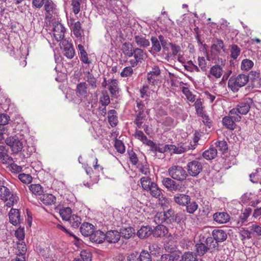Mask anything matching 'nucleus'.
I'll return each instance as SVG.
<instances>
[{
  "label": "nucleus",
  "mask_w": 261,
  "mask_h": 261,
  "mask_svg": "<svg viewBox=\"0 0 261 261\" xmlns=\"http://www.w3.org/2000/svg\"><path fill=\"white\" fill-rule=\"evenodd\" d=\"M195 250L196 255L202 256L204 255L206 252H209L205 244L202 242L197 243L195 245Z\"/></svg>",
  "instance_id": "nucleus-29"
},
{
  "label": "nucleus",
  "mask_w": 261,
  "mask_h": 261,
  "mask_svg": "<svg viewBox=\"0 0 261 261\" xmlns=\"http://www.w3.org/2000/svg\"><path fill=\"white\" fill-rule=\"evenodd\" d=\"M134 137L136 139L139 140L145 144L149 140L143 132L140 130H136Z\"/></svg>",
  "instance_id": "nucleus-47"
},
{
  "label": "nucleus",
  "mask_w": 261,
  "mask_h": 261,
  "mask_svg": "<svg viewBox=\"0 0 261 261\" xmlns=\"http://www.w3.org/2000/svg\"><path fill=\"white\" fill-rule=\"evenodd\" d=\"M138 256L139 261H152V257L147 251L142 250Z\"/></svg>",
  "instance_id": "nucleus-55"
},
{
  "label": "nucleus",
  "mask_w": 261,
  "mask_h": 261,
  "mask_svg": "<svg viewBox=\"0 0 261 261\" xmlns=\"http://www.w3.org/2000/svg\"><path fill=\"white\" fill-rule=\"evenodd\" d=\"M230 57L233 60H236L241 54V49L237 45L233 44L230 46Z\"/></svg>",
  "instance_id": "nucleus-46"
},
{
  "label": "nucleus",
  "mask_w": 261,
  "mask_h": 261,
  "mask_svg": "<svg viewBox=\"0 0 261 261\" xmlns=\"http://www.w3.org/2000/svg\"><path fill=\"white\" fill-rule=\"evenodd\" d=\"M0 159L2 163L5 164H10L13 161L12 158L4 152H0Z\"/></svg>",
  "instance_id": "nucleus-57"
},
{
  "label": "nucleus",
  "mask_w": 261,
  "mask_h": 261,
  "mask_svg": "<svg viewBox=\"0 0 261 261\" xmlns=\"http://www.w3.org/2000/svg\"><path fill=\"white\" fill-rule=\"evenodd\" d=\"M18 177L24 184H29L32 180V177L30 174L21 173L18 175Z\"/></svg>",
  "instance_id": "nucleus-60"
},
{
  "label": "nucleus",
  "mask_w": 261,
  "mask_h": 261,
  "mask_svg": "<svg viewBox=\"0 0 261 261\" xmlns=\"http://www.w3.org/2000/svg\"><path fill=\"white\" fill-rule=\"evenodd\" d=\"M94 226L88 222L83 223L80 227V231L83 236L85 237L91 236L94 230Z\"/></svg>",
  "instance_id": "nucleus-14"
},
{
  "label": "nucleus",
  "mask_w": 261,
  "mask_h": 261,
  "mask_svg": "<svg viewBox=\"0 0 261 261\" xmlns=\"http://www.w3.org/2000/svg\"><path fill=\"white\" fill-rule=\"evenodd\" d=\"M120 233L121 236H122L123 238L126 239H128L134 236L135 231L133 228L129 227L122 228Z\"/></svg>",
  "instance_id": "nucleus-35"
},
{
  "label": "nucleus",
  "mask_w": 261,
  "mask_h": 261,
  "mask_svg": "<svg viewBox=\"0 0 261 261\" xmlns=\"http://www.w3.org/2000/svg\"><path fill=\"white\" fill-rule=\"evenodd\" d=\"M188 173L193 177L197 176L202 171V165L197 160L189 162L187 165Z\"/></svg>",
  "instance_id": "nucleus-6"
},
{
  "label": "nucleus",
  "mask_w": 261,
  "mask_h": 261,
  "mask_svg": "<svg viewBox=\"0 0 261 261\" xmlns=\"http://www.w3.org/2000/svg\"><path fill=\"white\" fill-rule=\"evenodd\" d=\"M153 233V230L150 226H142L137 232V236L142 239L148 238Z\"/></svg>",
  "instance_id": "nucleus-21"
},
{
  "label": "nucleus",
  "mask_w": 261,
  "mask_h": 261,
  "mask_svg": "<svg viewBox=\"0 0 261 261\" xmlns=\"http://www.w3.org/2000/svg\"><path fill=\"white\" fill-rule=\"evenodd\" d=\"M5 142L9 146L13 153L14 154L18 153L21 151L23 148L22 142L16 136L7 138Z\"/></svg>",
  "instance_id": "nucleus-4"
},
{
  "label": "nucleus",
  "mask_w": 261,
  "mask_h": 261,
  "mask_svg": "<svg viewBox=\"0 0 261 261\" xmlns=\"http://www.w3.org/2000/svg\"><path fill=\"white\" fill-rule=\"evenodd\" d=\"M134 41L139 48H147L150 45V42L142 34L135 35Z\"/></svg>",
  "instance_id": "nucleus-15"
},
{
  "label": "nucleus",
  "mask_w": 261,
  "mask_h": 261,
  "mask_svg": "<svg viewBox=\"0 0 261 261\" xmlns=\"http://www.w3.org/2000/svg\"><path fill=\"white\" fill-rule=\"evenodd\" d=\"M40 199L44 204L46 205H51L55 203L56 197L51 194H42Z\"/></svg>",
  "instance_id": "nucleus-31"
},
{
  "label": "nucleus",
  "mask_w": 261,
  "mask_h": 261,
  "mask_svg": "<svg viewBox=\"0 0 261 261\" xmlns=\"http://www.w3.org/2000/svg\"><path fill=\"white\" fill-rule=\"evenodd\" d=\"M105 240L110 243H116L120 240L121 235L117 230H110L105 233Z\"/></svg>",
  "instance_id": "nucleus-12"
},
{
  "label": "nucleus",
  "mask_w": 261,
  "mask_h": 261,
  "mask_svg": "<svg viewBox=\"0 0 261 261\" xmlns=\"http://www.w3.org/2000/svg\"><path fill=\"white\" fill-rule=\"evenodd\" d=\"M249 81L248 75L240 74L231 76L228 81V87L233 92H238L239 88L244 86Z\"/></svg>",
  "instance_id": "nucleus-2"
},
{
  "label": "nucleus",
  "mask_w": 261,
  "mask_h": 261,
  "mask_svg": "<svg viewBox=\"0 0 261 261\" xmlns=\"http://www.w3.org/2000/svg\"><path fill=\"white\" fill-rule=\"evenodd\" d=\"M100 101L102 105L105 107L110 103V96L107 91H103L102 92V95L100 98Z\"/></svg>",
  "instance_id": "nucleus-53"
},
{
  "label": "nucleus",
  "mask_w": 261,
  "mask_h": 261,
  "mask_svg": "<svg viewBox=\"0 0 261 261\" xmlns=\"http://www.w3.org/2000/svg\"><path fill=\"white\" fill-rule=\"evenodd\" d=\"M156 213L155 218H158L159 222L163 223L166 222L167 223H171L172 222L179 223L181 221L180 218L178 216L176 213Z\"/></svg>",
  "instance_id": "nucleus-5"
},
{
  "label": "nucleus",
  "mask_w": 261,
  "mask_h": 261,
  "mask_svg": "<svg viewBox=\"0 0 261 261\" xmlns=\"http://www.w3.org/2000/svg\"><path fill=\"white\" fill-rule=\"evenodd\" d=\"M212 49L220 53L224 50V43L221 39H217L215 43L212 45Z\"/></svg>",
  "instance_id": "nucleus-48"
},
{
  "label": "nucleus",
  "mask_w": 261,
  "mask_h": 261,
  "mask_svg": "<svg viewBox=\"0 0 261 261\" xmlns=\"http://www.w3.org/2000/svg\"><path fill=\"white\" fill-rule=\"evenodd\" d=\"M174 200L179 205L186 206L191 200V198L188 195L177 194L174 196Z\"/></svg>",
  "instance_id": "nucleus-19"
},
{
  "label": "nucleus",
  "mask_w": 261,
  "mask_h": 261,
  "mask_svg": "<svg viewBox=\"0 0 261 261\" xmlns=\"http://www.w3.org/2000/svg\"><path fill=\"white\" fill-rule=\"evenodd\" d=\"M152 49L155 53H159L161 50V44L159 39V38H156L154 36H152L150 38Z\"/></svg>",
  "instance_id": "nucleus-39"
},
{
  "label": "nucleus",
  "mask_w": 261,
  "mask_h": 261,
  "mask_svg": "<svg viewBox=\"0 0 261 261\" xmlns=\"http://www.w3.org/2000/svg\"><path fill=\"white\" fill-rule=\"evenodd\" d=\"M253 62L249 59H243L241 62V69L243 71H249L253 66Z\"/></svg>",
  "instance_id": "nucleus-43"
},
{
  "label": "nucleus",
  "mask_w": 261,
  "mask_h": 261,
  "mask_svg": "<svg viewBox=\"0 0 261 261\" xmlns=\"http://www.w3.org/2000/svg\"><path fill=\"white\" fill-rule=\"evenodd\" d=\"M68 23L74 36L77 39H81L83 30L82 28V24L80 21L74 22V18H72L69 19Z\"/></svg>",
  "instance_id": "nucleus-8"
},
{
  "label": "nucleus",
  "mask_w": 261,
  "mask_h": 261,
  "mask_svg": "<svg viewBox=\"0 0 261 261\" xmlns=\"http://www.w3.org/2000/svg\"><path fill=\"white\" fill-rule=\"evenodd\" d=\"M64 55L68 59H72L75 54V51L73 45L67 43V45L64 47Z\"/></svg>",
  "instance_id": "nucleus-37"
},
{
  "label": "nucleus",
  "mask_w": 261,
  "mask_h": 261,
  "mask_svg": "<svg viewBox=\"0 0 261 261\" xmlns=\"http://www.w3.org/2000/svg\"><path fill=\"white\" fill-rule=\"evenodd\" d=\"M121 50L126 57L130 58L133 56L135 48L130 43L125 42L122 44Z\"/></svg>",
  "instance_id": "nucleus-26"
},
{
  "label": "nucleus",
  "mask_w": 261,
  "mask_h": 261,
  "mask_svg": "<svg viewBox=\"0 0 261 261\" xmlns=\"http://www.w3.org/2000/svg\"><path fill=\"white\" fill-rule=\"evenodd\" d=\"M77 49L79 50V54L80 56L81 60L84 63L90 64L91 62L89 60L88 54L86 51L84 47L82 44L77 45Z\"/></svg>",
  "instance_id": "nucleus-30"
},
{
  "label": "nucleus",
  "mask_w": 261,
  "mask_h": 261,
  "mask_svg": "<svg viewBox=\"0 0 261 261\" xmlns=\"http://www.w3.org/2000/svg\"><path fill=\"white\" fill-rule=\"evenodd\" d=\"M235 121H237V120L232 117L230 112H229L228 116H225L222 119L223 125L230 130H233L236 128Z\"/></svg>",
  "instance_id": "nucleus-16"
},
{
  "label": "nucleus",
  "mask_w": 261,
  "mask_h": 261,
  "mask_svg": "<svg viewBox=\"0 0 261 261\" xmlns=\"http://www.w3.org/2000/svg\"><path fill=\"white\" fill-rule=\"evenodd\" d=\"M198 63L199 68L202 71H206L207 69L206 61L203 57H199L198 58Z\"/></svg>",
  "instance_id": "nucleus-58"
},
{
  "label": "nucleus",
  "mask_w": 261,
  "mask_h": 261,
  "mask_svg": "<svg viewBox=\"0 0 261 261\" xmlns=\"http://www.w3.org/2000/svg\"><path fill=\"white\" fill-rule=\"evenodd\" d=\"M180 261H197V255L193 252L187 251L181 255Z\"/></svg>",
  "instance_id": "nucleus-36"
},
{
  "label": "nucleus",
  "mask_w": 261,
  "mask_h": 261,
  "mask_svg": "<svg viewBox=\"0 0 261 261\" xmlns=\"http://www.w3.org/2000/svg\"><path fill=\"white\" fill-rule=\"evenodd\" d=\"M168 174L173 179L182 181L186 179L188 174L186 170L178 165H173L170 167L168 170Z\"/></svg>",
  "instance_id": "nucleus-3"
},
{
  "label": "nucleus",
  "mask_w": 261,
  "mask_h": 261,
  "mask_svg": "<svg viewBox=\"0 0 261 261\" xmlns=\"http://www.w3.org/2000/svg\"><path fill=\"white\" fill-rule=\"evenodd\" d=\"M150 186L149 190H148L147 191L149 192L152 197L160 199V196L162 195V189L155 182L151 184Z\"/></svg>",
  "instance_id": "nucleus-24"
},
{
  "label": "nucleus",
  "mask_w": 261,
  "mask_h": 261,
  "mask_svg": "<svg viewBox=\"0 0 261 261\" xmlns=\"http://www.w3.org/2000/svg\"><path fill=\"white\" fill-rule=\"evenodd\" d=\"M81 2L77 1H72L71 6L72 11L74 14H77L81 10Z\"/></svg>",
  "instance_id": "nucleus-63"
},
{
  "label": "nucleus",
  "mask_w": 261,
  "mask_h": 261,
  "mask_svg": "<svg viewBox=\"0 0 261 261\" xmlns=\"http://www.w3.org/2000/svg\"><path fill=\"white\" fill-rule=\"evenodd\" d=\"M12 193L10 189L6 186H0V198L4 200L9 197Z\"/></svg>",
  "instance_id": "nucleus-51"
},
{
  "label": "nucleus",
  "mask_w": 261,
  "mask_h": 261,
  "mask_svg": "<svg viewBox=\"0 0 261 261\" xmlns=\"http://www.w3.org/2000/svg\"><path fill=\"white\" fill-rule=\"evenodd\" d=\"M29 189L36 195H41L43 193V188L39 184H32L29 186Z\"/></svg>",
  "instance_id": "nucleus-44"
},
{
  "label": "nucleus",
  "mask_w": 261,
  "mask_h": 261,
  "mask_svg": "<svg viewBox=\"0 0 261 261\" xmlns=\"http://www.w3.org/2000/svg\"><path fill=\"white\" fill-rule=\"evenodd\" d=\"M167 150L171 154H181L186 151V149L182 147H177L174 145L167 144Z\"/></svg>",
  "instance_id": "nucleus-38"
},
{
  "label": "nucleus",
  "mask_w": 261,
  "mask_h": 261,
  "mask_svg": "<svg viewBox=\"0 0 261 261\" xmlns=\"http://www.w3.org/2000/svg\"><path fill=\"white\" fill-rule=\"evenodd\" d=\"M214 219L219 223H225L230 219V216L228 213H214Z\"/></svg>",
  "instance_id": "nucleus-27"
},
{
  "label": "nucleus",
  "mask_w": 261,
  "mask_h": 261,
  "mask_svg": "<svg viewBox=\"0 0 261 261\" xmlns=\"http://www.w3.org/2000/svg\"><path fill=\"white\" fill-rule=\"evenodd\" d=\"M44 8L47 16L51 17L56 9V5L51 1L47 0L44 3Z\"/></svg>",
  "instance_id": "nucleus-33"
},
{
  "label": "nucleus",
  "mask_w": 261,
  "mask_h": 261,
  "mask_svg": "<svg viewBox=\"0 0 261 261\" xmlns=\"http://www.w3.org/2000/svg\"><path fill=\"white\" fill-rule=\"evenodd\" d=\"M146 116H136L134 122L137 126L138 127L141 128L142 125V124L146 120Z\"/></svg>",
  "instance_id": "nucleus-64"
},
{
  "label": "nucleus",
  "mask_w": 261,
  "mask_h": 261,
  "mask_svg": "<svg viewBox=\"0 0 261 261\" xmlns=\"http://www.w3.org/2000/svg\"><path fill=\"white\" fill-rule=\"evenodd\" d=\"M204 244L210 253H213L218 250V243L212 237H207L204 241Z\"/></svg>",
  "instance_id": "nucleus-18"
},
{
  "label": "nucleus",
  "mask_w": 261,
  "mask_h": 261,
  "mask_svg": "<svg viewBox=\"0 0 261 261\" xmlns=\"http://www.w3.org/2000/svg\"><path fill=\"white\" fill-rule=\"evenodd\" d=\"M10 222L13 225H17L20 222V213H9Z\"/></svg>",
  "instance_id": "nucleus-50"
},
{
  "label": "nucleus",
  "mask_w": 261,
  "mask_h": 261,
  "mask_svg": "<svg viewBox=\"0 0 261 261\" xmlns=\"http://www.w3.org/2000/svg\"><path fill=\"white\" fill-rule=\"evenodd\" d=\"M196 111L198 114L201 115L203 113L202 101L201 98L197 99L194 103Z\"/></svg>",
  "instance_id": "nucleus-62"
},
{
  "label": "nucleus",
  "mask_w": 261,
  "mask_h": 261,
  "mask_svg": "<svg viewBox=\"0 0 261 261\" xmlns=\"http://www.w3.org/2000/svg\"><path fill=\"white\" fill-rule=\"evenodd\" d=\"M134 73V70L130 66L124 67L120 73V76L122 77L130 76Z\"/></svg>",
  "instance_id": "nucleus-56"
},
{
  "label": "nucleus",
  "mask_w": 261,
  "mask_h": 261,
  "mask_svg": "<svg viewBox=\"0 0 261 261\" xmlns=\"http://www.w3.org/2000/svg\"><path fill=\"white\" fill-rule=\"evenodd\" d=\"M108 120L110 124L112 126H116L118 123L117 112L115 110H111L108 112Z\"/></svg>",
  "instance_id": "nucleus-34"
},
{
  "label": "nucleus",
  "mask_w": 261,
  "mask_h": 261,
  "mask_svg": "<svg viewBox=\"0 0 261 261\" xmlns=\"http://www.w3.org/2000/svg\"><path fill=\"white\" fill-rule=\"evenodd\" d=\"M140 183L143 189L147 191L149 190L151 184H153L154 182L151 181L150 177L144 176L140 179Z\"/></svg>",
  "instance_id": "nucleus-41"
},
{
  "label": "nucleus",
  "mask_w": 261,
  "mask_h": 261,
  "mask_svg": "<svg viewBox=\"0 0 261 261\" xmlns=\"http://www.w3.org/2000/svg\"><path fill=\"white\" fill-rule=\"evenodd\" d=\"M160 73L161 72L159 67H154L152 71H150L147 74V81L148 83L150 84L154 85L157 77Z\"/></svg>",
  "instance_id": "nucleus-22"
},
{
  "label": "nucleus",
  "mask_w": 261,
  "mask_h": 261,
  "mask_svg": "<svg viewBox=\"0 0 261 261\" xmlns=\"http://www.w3.org/2000/svg\"><path fill=\"white\" fill-rule=\"evenodd\" d=\"M84 79L89 83L92 89H95L97 87V80L89 71L87 72V75Z\"/></svg>",
  "instance_id": "nucleus-45"
},
{
  "label": "nucleus",
  "mask_w": 261,
  "mask_h": 261,
  "mask_svg": "<svg viewBox=\"0 0 261 261\" xmlns=\"http://www.w3.org/2000/svg\"><path fill=\"white\" fill-rule=\"evenodd\" d=\"M134 51L133 56L134 58L136 59L141 63L142 60H143L146 57V53L142 48L139 47L135 48Z\"/></svg>",
  "instance_id": "nucleus-40"
},
{
  "label": "nucleus",
  "mask_w": 261,
  "mask_h": 261,
  "mask_svg": "<svg viewBox=\"0 0 261 261\" xmlns=\"http://www.w3.org/2000/svg\"><path fill=\"white\" fill-rule=\"evenodd\" d=\"M105 233L102 231L98 230L96 231L94 230V232L92 234L90 238V240L92 242L96 243H102L105 240Z\"/></svg>",
  "instance_id": "nucleus-20"
},
{
  "label": "nucleus",
  "mask_w": 261,
  "mask_h": 261,
  "mask_svg": "<svg viewBox=\"0 0 261 261\" xmlns=\"http://www.w3.org/2000/svg\"><path fill=\"white\" fill-rule=\"evenodd\" d=\"M65 31V28L62 23L57 22L54 24L53 34L58 42L63 40L64 37Z\"/></svg>",
  "instance_id": "nucleus-10"
},
{
  "label": "nucleus",
  "mask_w": 261,
  "mask_h": 261,
  "mask_svg": "<svg viewBox=\"0 0 261 261\" xmlns=\"http://www.w3.org/2000/svg\"><path fill=\"white\" fill-rule=\"evenodd\" d=\"M88 85L85 82H81L76 86V92L79 97H85L87 96Z\"/></svg>",
  "instance_id": "nucleus-25"
},
{
  "label": "nucleus",
  "mask_w": 261,
  "mask_h": 261,
  "mask_svg": "<svg viewBox=\"0 0 261 261\" xmlns=\"http://www.w3.org/2000/svg\"><path fill=\"white\" fill-rule=\"evenodd\" d=\"M253 103L252 98L245 97L230 111V113L237 122L240 121L242 119L241 115H246L249 112Z\"/></svg>",
  "instance_id": "nucleus-1"
},
{
  "label": "nucleus",
  "mask_w": 261,
  "mask_h": 261,
  "mask_svg": "<svg viewBox=\"0 0 261 261\" xmlns=\"http://www.w3.org/2000/svg\"><path fill=\"white\" fill-rule=\"evenodd\" d=\"M254 194L251 193H246L242 195L241 197V201L244 204L248 203L249 205L256 207L254 210L253 212H261V206H258L257 205L260 203V202L257 201L256 202L253 201H251L253 197H255Z\"/></svg>",
  "instance_id": "nucleus-9"
},
{
  "label": "nucleus",
  "mask_w": 261,
  "mask_h": 261,
  "mask_svg": "<svg viewBox=\"0 0 261 261\" xmlns=\"http://www.w3.org/2000/svg\"><path fill=\"white\" fill-rule=\"evenodd\" d=\"M81 260L82 261H91L92 260V254L91 253L86 250H82L81 252Z\"/></svg>",
  "instance_id": "nucleus-59"
},
{
  "label": "nucleus",
  "mask_w": 261,
  "mask_h": 261,
  "mask_svg": "<svg viewBox=\"0 0 261 261\" xmlns=\"http://www.w3.org/2000/svg\"><path fill=\"white\" fill-rule=\"evenodd\" d=\"M109 90L112 96L118 93V81L116 79H112L109 83Z\"/></svg>",
  "instance_id": "nucleus-28"
},
{
  "label": "nucleus",
  "mask_w": 261,
  "mask_h": 261,
  "mask_svg": "<svg viewBox=\"0 0 261 261\" xmlns=\"http://www.w3.org/2000/svg\"><path fill=\"white\" fill-rule=\"evenodd\" d=\"M217 149L215 147H211L203 152L202 156L205 159L211 160L214 159L217 156Z\"/></svg>",
  "instance_id": "nucleus-32"
},
{
  "label": "nucleus",
  "mask_w": 261,
  "mask_h": 261,
  "mask_svg": "<svg viewBox=\"0 0 261 261\" xmlns=\"http://www.w3.org/2000/svg\"><path fill=\"white\" fill-rule=\"evenodd\" d=\"M216 145L218 150L222 153L226 152L228 149L227 143L224 140L217 141L216 143Z\"/></svg>",
  "instance_id": "nucleus-52"
},
{
  "label": "nucleus",
  "mask_w": 261,
  "mask_h": 261,
  "mask_svg": "<svg viewBox=\"0 0 261 261\" xmlns=\"http://www.w3.org/2000/svg\"><path fill=\"white\" fill-rule=\"evenodd\" d=\"M182 92L186 96L188 100L191 102H194L195 100V96L193 95L189 88L184 87L182 88Z\"/></svg>",
  "instance_id": "nucleus-54"
},
{
  "label": "nucleus",
  "mask_w": 261,
  "mask_h": 261,
  "mask_svg": "<svg viewBox=\"0 0 261 261\" xmlns=\"http://www.w3.org/2000/svg\"><path fill=\"white\" fill-rule=\"evenodd\" d=\"M212 236L218 243L224 242L227 238L225 231L222 229H214L212 232Z\"/></svg>",
  "instance_id": "nucleus-17"
},
{
  "label": "nucleus",
  "mask_w": 261,
  "mask_h": 261,
  "mask_svg": "<svg viewBox=\"0 0 261 261\" xmlns=\"http://www.w3.org/2000/svg\"><path fill=\"white\" fill-rule=\"evenodd\" d=\"M223 68L219 65H214L211 67L209 71L207 77L209 79L214 77L215 79H219L223 74Z\"/></svg>",
  "instance_id": "nucleus-11"
},
{
  "label": "nucleus",
  "mask_w": 261,
  "mask_h": 261,
  "mask_svg": "<svg viewBox=\"0 0 261 261\" xmlns=\"http://www.w3.org/2000/svg\"><path fill=\"white\" fill-rule=\"evenodd\" d=\"M168 232V230L163 225H158L153 230L152 234L156 238H162L165 236Z\"/></svg>",
  "instance_id": "nucleus-23"
},
{
  "label": "nucleus",
  "mask_w": 261,
  "mask_h": 261,
  "mask_svg": "<svg viewBox=\"0 0 261 261\" xmlns=\"http://www.w3.org/2000/svg\"><path fill=\"white\" fill-rule=\"evenodd\" d=\"M72 213H59L63 220L68 221L74 228L79 226L81 223V218L76 214Z\"/></svg>",
  "instance_id": "nucleus-7"
},
{
  "label": "nucleus",
  "mask_w": 261,
  "mask_h": 261,
  "mask_svg": "<svg viewBox=\"0 0 261 261\" xmlns=\"http://www.w3.org/2000/svg\"><path fill=\"white\" fill-rule=\"evenodd\" d=\"M162 182L164 186L170 191H175L179 189V185L169 177H164Z\"/></svg>",
  "instance_id": "nucleus-13"
},
{
  "label": "nucleus",
  "mask_w": 261,
  "mask_h": 261,
  "mask_svg": "<svg viewBox=\"0 0 261 261\" xmlns=\"http://www.w3.org/2000/svg\"><path fill=\"white\" fill-rule=\"evenodd\" d=\"M114 147L117 151L121 154H123L125 151V147L123 142L117 139H115Z\"/></svg>",
  "instance_id": "nucleus-49"
},
{
  "label": "nucleus",
  "mask_w": 261,
  "mask_h": 261,
  "mask_svg": "<svg viewBox=\"0 0 261 261\" xmlns=\"http://www.w3.org/2000/svg\"><path fill=\"white\" fill-rule=\"evenodd\" d=\"M129 161L133 165H136L138 162V159L136 153L132 150L127 151Z\"/></svg>",
  "instance_id": "nucleus-61"
},
{
  "label": "nucleus",
  "mask_w": 261,
  "mask_h": 261,
  "mask_svg": "<svg viewBox=\"0 0 261 261\" xmlns=\"http://www.w3.org/2000/svg\"><path fill=\"white\" fill-rule=\"evenodd\" d=\"M179 255L177 253L165 254L161 256V261H178Z\"/></svg>",
  "instance_id": "nucleus-42"
}]
</instances>
